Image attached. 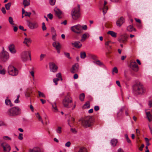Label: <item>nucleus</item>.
<instances>
[{
  "label": "nucleus",
  "mask_w": 152,
  "mask_h": 152,
  "mask_svg": "<svg viewBox=\"0 0 152 152\" xmlns=\"http://www.w3.org/2000/svg\"><path fill=\"white\" fill-rule=\"evenodd\" d=\"M134 93L136 95H141L144 93L145 89L142 85L140 82H137L133 86Z\"/></svg>",
  "instance_id": "f257e3e1"
},
{
  "label": "nucleus",
  "mask_w": 152,
  "mask_h": 152,
  "mask_svg": "<svg viewBox=\"0 0 152 152\" xmlns=\"http://www.w3.org/2000/svg\"><path fill=\"white\" fill-rule=\"evenodd\" d=\"M81 122L82 125L84 127L88 128L93 124V120L92 117L87 116L83 119L80 120Z\"/></svg>",
  "instance_id": "f03ea898"
},
{
  "label": "nucleus",
  "mask_w": 152,
  "mask_h": 152,
  "mask_svg": "<svg viewBox=\"0 0 152 152\" xmlns=\"http://www.w3.org/2000/svg\"><path fill=\"white\" fill-rule=\"evenodd\" d=\"M72 102V99L69 93H67L62 101V104L65 107L70 108L72 106L70 104Z\"/></svg>",
  "instance_id": "7ed1b4c3"
},
{
  "label": "nucleus",
  "mask_w": 152,
  "mask_h": 152,
  "mask_svg": "<svg viewBox=\"0 0 152 152\" xmlns=\"http://www.w3.org/2000/svg\"><path fill=\"white\" fill-rule=\"evenodd\" d=\"M20 109L17 107H13L8 110L7 113L8 115L11 116H14L19 114Z\"/></svg>",
  "instance_id": "20e7f679"
},
{
  "label": "nucleus",
  "mask_w": 152,
  "mask_h": 152,
  "mask_svg": "<svg viewBox=\"0 0 152 152\" xmlns=\"http://www.w3.org/2000/svg\"><path fill=\"white\" fill-rule=\"evenodd\" d=\"M80 5H77V7L73 9L72 11L71 15L73 19L76 20L80 16Z\"/></svg>",
  "instance_id": "39448f33"
},
{
  "label": "nucleus",
  "mask_w": 152,
  "mask_h": 152,
  "mask_svg": "<svg viewBox=\"0 0 152 152\" xmlns=\"http://www.w3.org/2000/svg\"><path fill=\"white\" fill-rule=\"evenodd\" d=\"M30 58V60H31V52L29 51H25L22 52L21 55V58L23 61H27L28 57Z\"/></svg>",
  "instance_id": "423d86ee"
},
{
  "label": "nucleus",
  "mask_w": 152,
  "mask_h": 152,
  "mask_svg": "<svg viewBox=\"0 0 152 152\" xmlns=\"http://www.w3.org/2000/svg\"><path fill=\"white\" fill-rule=\"evenodd\" d=\"M0 146L3 148L4 152H9L11 150V147L6 142H2L0 139Z\"/></svg>",
  "instance_id": "0eeeda50"
},
{
  "label": "nucleus",
  "mask_w": 152,
  "mask_h": 152,
  "mask_svg": "<svg viewBox=\"0 0 152 152\" xmlns=\"http://www.w3.org/2000/svg\"><path fill=\"white\" fill-rule=\"evenodd\" d=\"M71 29L72 31L77 34H80L83 32L82 26L80 24H77L71 27Z\"/></svg>",
  "instance_id": "6e6552de"
},
{
  "label": "nucleus",
  "mask_w": 152,
  "mask_h": 152,
  "mask_svg": "<svg viewBox=\"0 0 152 152\" xmlns=\"http://www.w3.org/2000/svg\"><path fill=\"white\" fill-rule=\"evenodd\" d=\"M88 56L92 60H94L93 62L96 64L97 65L99 66H104L103 63L100 60L97 59V57L95 55L92 54H89L88 55Z\"/></svg>",
  "instance_id": "1a4fd4ad"
},
{
  "label": "nucleus",
  "mask_w": 152,
  "mask_h": 152,
  "mask_svg": "<svg viewBox=\"0 0 152 152\" xmlns=\"http://www.w3.org/2000/svg\"><path fill=\"white\" fill-rule=\"evenodd\" d=\"M9 58V53L6 51L4 50L0 53V59L3 62L7 61Z\"/></svg>",
  "instance_id": "9d476101"
},
{
  "label": "nucleus",
  "mask_w": 152,
  "mask_h": 152,
  "mask_svg": "<svg viewBox=\"0 0 152 152\" xmlns=\"http://www.w3.org/2000/svg\"><path fill=\"white\" fill-rule=\"evenodd\" d=\"M8 71L10 75L15 76L18 73V70L15 67H8Z\"/></svg>",
  "instance_id": "9b49d317"
},
{
  "label": "nucleus",
  "mask_w": 152,
  "mask_h": 152,
  "mask_svg": "<svg viewBox=\"0 0 152 152\" xmlns=\"http://www.w3.org/2000/svg\"><path fill=\"white\" fill-rule=\"evenodd\" d=\"M26 23L27 26L31 29L37 28L38 26V24L36 22L32 23L29 20H27Z\"/></svg>",
  "instance_id": "f8f14e48"
},
{
  "label": "nucleus",
  "mask_w": 152,
  "mask_h": 152,
  "mask_svg": "<svg viewBox=\"0 0 152 152\" xmlns=\"http://www.w3.org/2000/svg\"><path fill=\"white\" fill-rule=\"evenodd\" d=\"M125 22V20L124 18L121 17L117 20L116 24L118 26L120 27Z\"/></svg>",
  "instance_id": "ddd939ff"
},
{
  "label": "nucleus",
  "mask_w": 152,
  "mask_h": 152,
  "mask_svg": "<svg viewBox=\"0 0 152 152\" xmlns=\"http://www.w3.org/2000/svg\"><path fill=\"white\" fill-rule=\"evenodd\" d=\"M127 38L126 34H124L118 39V40L120 43H124L127 41Z\"/></svg>",
  "instance_id": "4468645a"
},
{
  "label": "nucleus",
  "mask_w": 152,
  "mask_h": 152,
  "mask_svg": "<svg viewBox=\"0 0 152 152\" xmlns=\"http://www.w3.org/2000/svg\"><path fill=\"white\" fill-rule=\"evenodd\" d=\"M54 11L56 15L59 18H62V13L60 10L57 8H55L54 9Z\"/></svg>",
  "instance_id": "2eb2a0df"
},
{
  "label": "nucleus",
  "mask_w": 152,
  "mask_h": 152,
  "mask_svg": "<svg viewBox=\"0 0 152 152\" xmlns=\"http://www.w3.org/2000/svg\"><path fill=\"white\" fill-rule=\"evenodd\" d=\"M42 149L38 147H36L33 148L32 149H30L29 152H43Z\"/></svg>",
  "instance_id": "dca6fc26"
},
{
  "label": "nucleus",
  "mask_w": 152,
  "mask_h": 152,
  "mask_svg": "<svg viewBox=\"0 0 152 152\" xmlns=\"http://www.w3.org/2000/svg\"><path fill=\"white\" fill-rule=\"evenodd\" d=\"M9 48L11 53L14 54L16 52V50L13 44L10 45L9 46Z\"/></svg>",
  "instance_id": "f3484780"
},
{
  "label": "nucleus",
  "mask_w": 152,
  "mask_h": 152,
  "mask_svg": "<svg viewBox=\"0 0 152 152\" xmlns=\"http://www.w3.org/2000/svg\"><path fill=\"white\" fill-rule=\"evenodd\" d=\"M72 45H73L74 47L77 48H80L82 46L81 43L79 42H75L72 43Z\"/></svg>",
  "instance_id": "a211bd4d"
},
{
  "label": "nucleus",
  "mask_w": 152,
  "mask_h": 152,
  "mask_svg": "<svg viewBox=\"0 0 152 152\" xmlns=\"http://www.w3.org/2000/svg\"><path fill=\"white\" fill-rule=\"evenodd\" d=\"M107 4V2L106 1H104V6L102 8L103 13L104 15L106 13L108 9L107 7L106 6Z\"/></svg>",
  "instance_id": "6ab92c4d"
},
{
  "label": "nucleus",
  "mask_w": 152,
  "mask_h": 152,
  "mask_svg": "<svg viewBox=\"0 0 152 152\" xmlns=\"http://www.w3.org/2000/svg\"><path fill=\"white\" fill-rule=\"evenodd\" d=\"M139 67H129V72L133 74L134 72H137L139 70Z\"/></svg>",
  "instance_id": "aec40b11"
},
{
  "label": "nucleus",
  "mask_w": 152,
  "mask_h": 152,
  "mask_svg": "<svg viewBox=\"0 0 152 152\" xmlns=\"http://www.w3.org/2000/svg\"><path fill=\"white\" fill-rule=\"evenodd\" d=\"M89 36V34L87 33H86L83 34L82 36L81 39V41L83 42L85 41L86 39L88 38Z\"/></svg>",
  "instance_id": "412c9836"
},
{
  "label": "nucleus",
  "mask_w": 152,
  "mask_h": 152,
  "mask_svg": "<svg viewBox=\"0 0 152 152\" xmlns=\"http://www.w3.org/2000/svg\"><path fill=\"white\" fill-rule=\"evenodd\" d=\"M52 45L56 49L59 48H61L60 43L58 42L55 41L53 43Z\"/></svg>",
  "instance_id": "4be33fe9"
},
{
  "label": "nucleus",
  "mask_w": 152,
  "mask_h": 152,
  "mask_svg": "<svg viewBox=\"0 0 152 152\" xmlns=\"http://www.w3.org/2000/svg\"><path fill=\"white\" fill-rule=\"evenodd\" d=\"M127 30L128 31L130 32H131L133 31H136V29L134 28L133 26L131 25H129L127 26Z\"/></svg>",
  "instance_id": "5701e85b"
},
{
  "label": "nucleus",
  "mask_w": 152,
  "mask_h": 152,
  "mask_svg": "<svg viewBox=\"0 0 152 152\" xmlns=\"http://www.w3.org/2000/svg\"><path fill=\"white\" fill-rule=\"evenodd\" d=\"M117 142V140L115 139H113L110 141V143L111 145L114 147L116 145Z\"/></svg>",
  "instance_id": "b1692460"
},
{
  "label": "nucleus",
  "mask_w": 152,
  "mask_h": 152,
  "mask_svg": "<svg viewBox=\"0 0 152 152\" xmlns=\"http://www.w3.org/2000/svg\"><path fill=\"white\" fill-rule=\"evenodd\" d=\"M31 42V40L29 38H25L23 42L27 46H28V44L30 43Z\"/></svg>",
  "instance_id": "393cba45"
},
{
  "label": "nucleus",
  "mask_w": 152,
  "mask_h": 152,
  "mask_svg": "<svg viewBox=\"0 0 152 152\" xmlns=\"http://www.w3.org/2000/svg\"><path fill=\"white\" fill-rule=\"evenodd\" d=\"M146 114L148 120L149 121L151 122V118H152V115L149 112H146Z\"/></svg>",
  "instance_id": "a878e982"
},
{
  "label": "nucleus",
  "mask_w": 152,
  "mask_h": 152,
  "mask_svg": "<svg viewBox=\"0 0 152 152\" xmlns=\"http://www.w3.org/2000/svg\"><path fill=\"white\" fill-rule=\"evenodd\" d=\"M23 4L25 7L30 5V0L28 1L27 0H23Z\"/></svg>",
  "instance_id": "bb28decb"
},
{
  "label": "nucleus",
  "mask_w": 152,
  "mask_h": 152,
  "mask_svg": "<svg viewBox=\"0 0 152 152\" xmlns=\"http://www.w3.org/2000/svg\"><path fill=\"white\" fill-rule=\"evenodd\" d=\"M78 70V67H72L71 69V72L72 73H75L77 72Z\"/></svg>",
  "instance_id": "cd10ccee"
},
{
  "label": "nucleus",
  "mask_w": 152,
  "mask_h": 152,
  "mask_svg": "<svg viewBox=\"0 0 152 152\" xmlns=\"http://www.w3.org/2000/svg\"><path fill=\"white\" fill-rule=\"evenodd\" d=\"M5 103L7 105L9 106L10 107L13 106V105L12 103L10 100V99H6L5 100Z\"/></svg>",
  "instance_id": "c85d7f7f"
},
{
  "label": "nucleus",
  "mask_w": 152,
  "mask_h": 152,
  "mask_svg": "<svg viewBox=\"0 0 152 152\" xmlns=\"http://www.w3.org/2000/svg\"><path fill=\"white\" fill-rule=\"evenodd\" d=\"M107 34H110L112 37H116L117 34L113 31H109L108 32Z\"/></svg>",
  "instance_id": "c756f323"
},
{
  "label": "nucleus",
  "mask_w": 152,
  "mask_h": 152,
  "mask_svg": "<svg viewBox=\"0 0 152 152\" xmlns=\"http://www.w3.org/2000/svg\"><path fill=\"white\" fill-rule=\"evenodd\" d=\"M86 53L84 52H81L80 53V57L81 58L84 59L86 57Z\"/></svg>",
  "instance_id": "7c9ffc66"
},
{
  "label": "nucleus",
  "mask_w": 152,
  "mask_h": 152,
  "mask_svg": "<svg viewBox=\"0 0 152 152\" xmlns=\"http://www.w3.org/2000/svg\"><path fill=\"white\" fill-rule=\"evenodd\" d=\"M8 20L10 23V24L12 25H15V24L14 23V21L13 20L12 18V17H9Z\"/></svg>",
  "instance_id": "2f4dec72"
},
{
  "label": "nucleus",
  "mask_w": 152,
  "mask_h": 152,
  "mask_svg": "<svg viewBox=\"0 0 152 152\" xmlns=\"http://www.w3.org/2000/svg\"><path fill=\"white\" fill-rule=\"evenodd\" d=\"M123 111V108H122L117 113V114L118 117H119L122 115Z\"/></svg>",
  "instance_id": "473e14b6"
},
{
  "label": "nucleus",
  "mask_w": 152,
  "mask_h": 152,
  "mask_svg": "<svg viewBox=\"0 0 152 152\" xmlns=\"http://www.w3.org/2000/svg\"><path fill=\"white\" fill-rule=\"evenodd\" d=\"M85 96V94L84 93H82L80 94L79 96V99L81 101H84Z\"/></svg>",
  "instance_id": "72a5a7b5"
},
{
  "label": "nucleus",
  "mask_w": 152,
  "mask_h": 152,
  "mask_svg": "<svg viewBox=\"0 0 152 152\" xmlns=\"http://www.w3.org/2000/svg\"><path fill=\"white\" fill-rule=\"evenodd\" d=\"M11 5V2L5 4V7L7 10H9L10 9V7Z\"/></svg>",
  "instance_id": "f704fd0d"
},
{
  "label": "nucleus",
  "mask_w": 152,
  "mask_h": 152,
  "mask_svg": "<svg viewBox=\"0 0 152 152\" xmlns=\"http://www.w3.org/2000/svg\"><path fill=\"white\" fill-rule=\"evenodd\" d=\"M52 107L54 110V111L56 112L57 111V108L56 103V102H54L53 103L51 104Z\"/></svg>",
  "instance_id": "c9c22d12"
},
{
  "label": "nucleus",
  "mask_w": 152,
  "mask_h": 152,
  "mask_svg": "<svg viewBox=\"0 0 152 152\" xmlns=\"http://www.w3.org/2000/svg\"><path fill=\"white\" fill-rule=\"evenodd\" d=\"M36 117L38 118L39 121H41L42 124H43V121L42 119V118L40 115L39 113H37L36 114Z\"/></svg>",
  "instance_id": "e433bc0d"
},
{
  "label": "nucleus",
  "mask_w": 152,
  "mask_h": 152,
  "mask_svg": "<svg viewBox=\"0 0 152 152\" xmlns=\"http://www.w3.org/2000/svg\"><path fill=\"white\" fill-rule=\"evenodd\" d=\"M39 96V97H42L45 98L46 97L45 95L42 92L39 91H38Z\"/></svg>",
  "instance_id": "4c0bfd02"
},
{
  "label": "nucleus",
  "mask_w": 152,
  "mask_h": 152,
  "mask_svg": "<svg viewBox=\"0 0 152 152\" xmlns=\"http://www.w3.org/2000/svg\"><path fill=\"white\" fill-rule=\"evenodd\" d=\"M90 107V104L89 102H86L85 104L83 107V108L84 109L88 108Z\"/></svg>",
  "instance_id": "58836bf2"
},
{
  "label": "nucleus",
  "mask_w": 152,
  "mask_h": 152,
  "mask_svg": "<svg viewBox=\"0 0 152 152\" xmlns=\"http://www.w3.org/2000/svg\"><path fill=\"white\" fill-rule=\"evenodd\" d=\"M58 67H50V70L51 71L54 72L56 71Z\"/></svg>",
  "instance_id": "ea45409f"
},
{
  "label": "nucleus",
  "mask_w": 152,
  "mask_h": 152,
  "mask_svg": "<svg viewBox=\"0 0 152 152\" xmlns=\"http://www.w3.org/2000/svg\"><path fill=\"white\" fill-rule=\"evenodd\" d=\"M78 152H87V151L85 148L81 147L79 149Z\"/></svg>",
  "instance_id": "a19ab883"
},
{
  "label": "nucleus",
  "mask_w": 152,
  "mask_h": 152,
  "mask_svg": "<svg viewBox=\"0 0 152 152\" xmlns=\"http://www.w3.org/2000/svg\"><path fill=\"white\" fill-rule=\"evenodd\" d=\"M61 129V127L58 126L56 130L57 133L58 134H61L62 132Z\"/></svg>",
  "instance_id": "79ce46f5"
},
{
  "label": "nucleus",
  "mask_w": 152,
  "mask_h": 152,
  "mask_svg": "<svg viewBox=\"0 0 152 152\" xmlns=\"http://www.w3.org/2000/svg\"><path fill=\"white\" fill-rule=\"evenodd\" d=\"M130 66H138V65L135 61H132L130 63Z\"/></svg>",
  "instance_id": "37998d69"
},
{
  "label": "nucleus",
  "mask_w": 152,
  "mask_h": 152,
  "mask_svg": "<svg viewBox=\"0 0 152 152\" xmlns=\"http://www.w3.org/2000/svg\"><path fill=\"white\" fill-rule=\"evenodd\" d=\"M118 72V70L117 67H114L112 70V73L113 74L115 73H117Z\"/></svg>",
  "instance_id": "c03bdc74"
},
{
  "label": "nucleus",
  "mask_w": 152,
  "mask_h": 152,
  "mask_svg": "<svg viewBox=\"0 0 152 152\" xmlns=\"http://www.w3.org/2000/svg\"><path fill=\"white\" fill-rule=\"evenodd\" d=\"M125 137L127 141L129 143H131V140L129 138L127 134H125Z\"/></svg>",
  "instance_id": "a18cd8bd"
},
{
  "label": "nucleus",
  "mask_w": 152,
  "mask_h": 152,
  "mask_svg": "<svg viewBox=\"0 0 152 152\" xmlns=\"http://www.w3.org/2000/svg\"><path fill=\"white\" fill-rule=\"evenodd\" d=\"M6 71L4 69H1L0 68V74L3 75L5 74Z\"/></svg>",
  "instance_id": "49530a36"
},
{
  "label": "nucleus",
  "mask_w": 152,
  "mask_h": 152,
  "mask_svg": "<svg viewBox=\"0 0 152 152\" xmlns=\"http://www.w3.org/2000/svg\"><path fill=\"white\" fill-rule=\"evenodd\" d=\"M3 139L5 140H11V138L7 136H4L3 137Z\"/></svg>",
  "instance_id": "de8ad7c7"
},
{
  "label": "nucleus",
  "mask_w": 152,
  "mask_h": 152,
  "mask_svg": "<svg viewBox=\"0 0 152 152\" xmlns=\"http://www.w3.org/2000/svg\"><path fill=\"white\" fill-rule=\"evenodd\" d=\"M111 43V42L110 41H108L105 42V45L106 46H109L110 48H111V46L109 45V44Z\"/></svg>",
  "instance_id": "09e8293b"
},
{
  "label": "nucleus",
  "mask_w": 152,
  "mask_h": 152,
  "mask_svg": "<svg viewBox=\"0 0 152 152\" xmlns=\"http://www.w3.org/2000/svg\"><path fill=\"white\" fill-rule=\"evenodd\" d=\"M56 76L58 78H59L60 79V80L62 81V78L61 77V75L60 73H58L56 75Z\"/></svg>",
  "instance_id": "8fccbe9b"
},
{
  "label": "nucleus",
  "mask_w": 152,
  "mask_h": 152,
  "mask_svg": "<svg viewBox=\"0 0 152 152\" xmlns=\"http://www.w3.org/2000/svg\"><path fill=\"white\" fill-rule=\"evenodd\" d=\"M42 28L43 31L47 29L45 24L44 22L42 23Z\"/></svg>",
  "instance_id": "3c124183"
},
{
  "label": "nucleus",
  "mask_w": 152,
  "mask_h": 152,
  "mask_svg": "<svg viewBox=\"0 0 152 152\" xmlns=\"http://www.w3.org/2000/svg\"><path fill=\"white\" fill-rule=\"evenodd\" d=\"M46 56L45 54H42L40 56V61L42 60Z\"/></svg>",
  "instance_id": "603ef678"
},
{
  "label": "nucleus",
  "mask_w": 152,
  "mask_h": 152,
  "mask_svg": "<svg viewBox=\"0 0 152 152\" xmlns=\"http://www.w3.org/2000/svg\"><path fill=\"white\" fill-rule=\"evenodd\" d=\"M55 2L56 0H50V3L52 5H54Z\"/></svg>",
  "instance_id": "864d4df0"
},
{
  "label": "nucleus",
  "mask_w": 152,
  "mask_h": 152,
  "mask_svg": "<svg viewBox=\"0 0 152 152\" xmlns=\"http://www.w3.org/2000/svg\"><path fill=\"white\" fill-rule=\"evenodd\" d=\"M49 66H57L53 62H50L49 63Z\"/></svg>",
  "instance_id": "5fc2aeb1"
},
{
  "label": "nucleus",
  "mask_w": 152,
  "mask_h": 152,
  "mask_svg": "<svg viewBox=\"0 0 152 152\" xmlns=\"http://www.w3.org/2000/svg\"><path fill=\"white\" fill-rule=\"evenodd\" d=\"M64 54L65 56L66 57H67L68 58H69V59L71 58L70 57V54L69 53L64 52Z\"/></svg>",
  "instance_id": "6e6d98bb"
},
{
  "label": "nucleus",
  "mask_w": 152,
  "mask_h": 152,
  "mask_svg": "<svg viewBox=\"0 0 152 152\" xmlns=\"http://www.w3.org/2000/svg\"><path fill=\"white\" fill-rule=\"evenodd\" d=\"M18 138L19 140H23V135L22 134L20 133L19 134V135L18 136Z\"/></svg>",
  "instance_id": "4d7b16f0"
},
{
  "label": "nucleus",
  "mask_w": 152,
  "mask_h": 152,
  "mask_svg": "<svg viewBox=\"0 0 152 152\" xmlns=\"http://www.w3.org/2000/svg\"><path fill=\"white\" fill-rule=\"evenodd\" d=\"M31 13L30 12H26L25 14V16H28L29 17H30L31 15Z\"/></svg>",
  "instance_id": "13d9d810"
},
{
  "label": "nucleus",
  "mask_w": 152,
  "mask_h": 152,
  "mask_svg": "<svg viewBox=\"0 0 152 152\" xmlns=\"http://www.w3.org/2000/svg\"><path fill=\"white\" fill-rule=\"evenodd\" d=\"M19 28L23 31H26V29H24V27L23 26H20L19 27Z\"/></svg>",
  "instance_id": "bf43d9fd"
},
{
  "label": "nucleus",
  "mask_w": 152,
  "mask_h": 152,
  "mask_svg": "<svg viewBox=\"0 0 152 152\" xmlns=\"http://www.w3.org/2000/svg\"><path fill=\"white\" fill-rule=\"evenodd\" d=\"M48 17L50 19H52L53 18V16L52 14L51 13H49L48 15Z\"/></svg>",
  "instance_id": "052dcab7"
},
{
  "label": "nucleus",
  "mask_w": 152,
  "mask_h": 152,
  "mask_svg": "<svg viewBox=\"0 0 152 152\" xmlns=\"http://www.w3.org/2000/svg\"><path fill=\"white\" fill-rule=\"evenodd\" d=\"M99 109V107L98 106H95L94 107V110L96 111H97Z\"/></svg>",
  "instance_id": "680f3d73"
},
{
  "label": "nucleus",
  "mask_w": 152,
  "mask_h": 152,
  "mask_svg": "<svg viewBox=\"0 0 152 152\" xmlns=\"http://www.w3.org/2000/svg\"><path fill=\"white\" fill-rule=\"evenodd\" d=\"M1 11L4 14H5L6 13V11L4 7H2L1 9Z\"/></svg>",
  "instance_id": "e2e57ef3"
},
{
  "label": "nucleus",
  "mask_w": 152,
  "mask_h": 152,
  "mask_svg": "<svg viewBox=\"0 0 152 152\" xmlns=\"http://www.w3.org/2000/svg\"><path fill=\"white\" fill-rule=\"evenodd\" d=\"M70 145H71V143H70V142L68 141L65 144V145L66 146V147H70Z\"/></svg>",
  "instance_id": "0e129e2a"
},
{
  "label": "nucleus",
  "mask_w": 152,
  "mask_h": 152,
  "mask_svg": "<svg viewBox=\"0 0 152 152\" xmlns=\"http://www.w3.org/2000/svg\"><path fill=\"white\" fill-rule=\"evenodd\" d=\"M71 130L73 133H77V131H76L75 129V128L73 129L72 128H71Z\"/></svg>",
  "instance_id": "69168bd1"
},
{
  "label": "nucleus",
  "mask_w": 152,
  "mask_h": 152,
  "mask_svg": "<svg viewBox=\"0 0 152 152\" xmlns=\"http://www.w3.org/2000/svg\"><path fill=\"white\" fill-rule=\"evenodd\" d=\"M31 94V92H27L25 94V96L26 97H28L30 96Z\"/></svg>",
  "instance_id": "338daca9"
},
{
  "label": "nucleus",
  "mask_w": 152,
  "mask_h": 152,
  "mask_svg": "<svg viewBox=\"0 0 152 152\" xmlns=\"http://www.w3.org/2000/svg\"><path fill=\"white\" fill-rule=\"evenodd\" d=\"M82 29H83L84 30H86L87 29V27L86 25H85L83 26L82 27Z\"/></svg>",
  "instance_id": "774afa93"
}]
</instances>
